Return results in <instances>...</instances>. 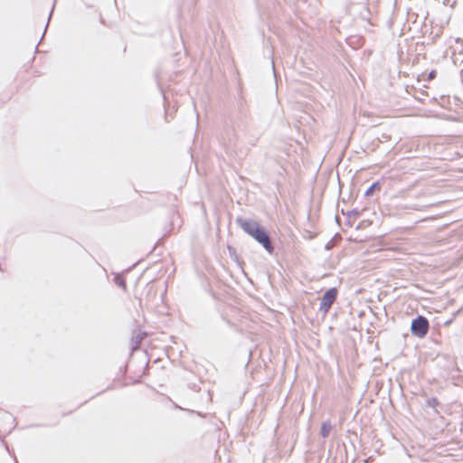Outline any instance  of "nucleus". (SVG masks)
<instances>
[{
    "mask_svg": "<svg viewBox=\"0 0 463 463\" xmlns=\"http://www.w3.org/2000/svg\"><path fill=\"white\" fill-rule=\"evenodd\" d=\"M236 222L248 235L260 243L268 252L271 253L273 251L269 234L257 221L238 217Z\"/></svg>",
    "mask_w": 463,
    "mask_h": 463,
    "instance_id": "1",
    "label": "nucleus"
},
{
    "mask_svg": "<svg viewBox=\"0 0 463 463\" xmlns=\"http://www.w3.org/2000/svg\"><path fill=\"white\" fill-rule=\"evenodd\" d=\"M429 329V322L424 317H418L411 322V332L419 337L424 336Z\"/></svg>",
    "mask_w": 463,
    "mask_h": 463,
    "instance_id": "2",
    "label": "nucleus"
},
{
    "mask_svg": "<svg viewBox=\"0 0 463 463\" xmlns=\"http://www.w3.org/2000/svg\"><path fill=\"white\" fill-rule=\"evenodd\" d=\"M337 291L335 288H330L323 295L320 302L319 309L325 314L327 313L332 304L335 300Z\"/></svg>",
    "mask_w": 463,
    "mask_h": 463,
    "instance_id": "3",
    "label": "nucleus"
},
{
    "mask_svg": "<svg viewBox=\"0 0 463 463\" xmlns=\"http://www.w3.org/2000/svg\"><path fill=\"white\" fill-rule=\"evenodd\" d=\"M331 430H332V425L330 424V422H324L321 427V435L324 438H326L329 435Z\"/></svg>",
    "mask_w": 463,
    "mask_h": 463,
    "instance_id": "4",
    "label": "nucleus"
},
{
    "mask_svg": "<svg viewBox=\"0 0 463 463\" xmlns=\"http://www.w3.org/2000/svg\"><path fill=\"white\" fill-rule=\"evenodd\" d=\"M453 49H454V52L458 51L459 54L462 55V61H463V41L458 39L456 41V45L453 46Z\"/></svg>",
    "mask_w": 463,
    "mask_h": 463,
    "instance_id": "5",
    "label": "nucleus"
},
{
    "mask_svg": "<svg viewBox=\"0 0 463 463\" xmlns=\"http://www.w3.org/2000/svg\"><path fill=\"white\" fill-rule=\"evenodd\" d=\"M379 188V183H373L365 192V195L370 196L373 194V191Z\"/></svg>",
    "mask_w": 463,
    "mask_h": 463,
    "instance_id": "6",
    "label": "nucleus"
},
{
    "mask_svg": "<svg viewBox=\"0 0 463 463\" xmlns=\"http://www.w3.org/2000/svg\"><path fill=\"white\" fill-rule=\"evenodd\" d=\"M115 283H116L118 286H119V287H121V288H126V283H125V280H124L121 277H119V276H116V277H115Z\"/></svg>",
    "mask_w": 463,
    "mask_h": 463,
    "instance_id": "7",
    "label": "nucleus"
}]
</instances>
